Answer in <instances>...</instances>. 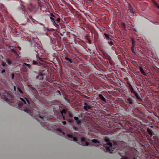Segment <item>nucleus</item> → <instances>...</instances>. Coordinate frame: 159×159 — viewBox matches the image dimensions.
<instances>
[{
  "label": "nucleus",
  "instance_id": "nucleus-1",
  "mask_svg": "<svg viewBox=\"0 0 159 159\" xmlns=\"http://www.w3.org/2000/svg\"><path fill=\"white\" fill-rule=\"evenodd\" d=\"M20 99L22 102V103H20L18 105L19 108L23 107V110L28 113L32 116L39 117L40 120L39 122L41 125L45 129L49 130L50 125L48 124V118L43 116H41L39 113L38 109L35 107L36 105L30 98H20Z\"/></svg>",
  "mask_w": 159,
  "mask_h": 159
},
{
  "label": "nucleus",
  "instance_id": "nucleus-2",
  "mask_svg": "<svg viewBox=\"0 0 159 159\" xmlns=\"http://www.w3.org/2000/svg\"><path fill=\"white\" fill-rule=\"evenodd\" d=\"M61 114L63 117L64 120H67L68 122L69 123H72L74 121L73 119H70L69 118H72L73 116L72 114L70 112H68L65 109H63L61 111Z\"/></svg>",
  "mask_w": 159,
  "mask_h": 159
},
{
  "label": "nucleus",
  "instance_id": "nucleus-3",
  "mask_svg": "<svg viewBox=\"0 0 159 159\" xmlns=\"http://www.w3.org/2000/svg\"><path fill=\"white\" fill-rule=\"evenodd\" d=\"M127 84L128 85V88L130 90L131 93H134L138 101L142 102H143V100L140 97V95L137 93L134 90L132 86L130 83L128 82H127Z\"/></svg>",
  "mask_w": 159,
  "mask_h": 159
},
{
  "label": "nucleus",
  "instance_id": "nucleus-4",
  "mask_svg": "<svg viewBox=\"0 0 159 159\" xmlns=\"http://www.w3.org/2000/svg\"><path fill=\"white\" fill-rule=\"evenodd\" d=\"M0 96L4 101H6V102H10V99L9 98H11V95L8 93L6 91H4L3 92L0 91Z\"/></svg>",
  "mask_w": 159,
  "mask_h": 159
},
{
  "label": "nucleus",
  "instance_id": "nucleus-5",
  "mask_svg": "<svg viewBox=\"0 0 159 159\" xmlns=\"http://www.w3.org/2000/svg\"><path fill=\"white\" fill-rule=\"evenodd\" d=\"M112 143L110 142H108L106 144L103 146V148L105 152H109L110 153H113V152L114 151V150H112V151H111L110 149L111 148H112Z\"/></svg>",
  "mask_w": 159,
  "mask_h": 159
},
{
  "label": "nucleus",
  "instance_id": "nucleus-6",
  "mask_svg": "<svg viewBox=\"0 0 159 159\" xmlns=\"http://www.w3.org/2000/svg\"><path fill=\"white\" fill-rule=\"evenodd\" d=\"M135 98L134 96H131V97H128L126 98V102L127 103L133 106H134Z\"/></svg>",
  "mask_w": 159,
  "mask_h": 159
},
{
  "label": "nucleus",
  "instance_id": "nucleus-7",
  "mask_svg": "<svg viewBox=\"0 0 159 159\" xmlns=\"http://www.w3.org/2000/svg\"><path fill=\"white\" fill-rule=\"evenodd\" d=\"M25 61L31 65H34L38 66L39 65V61H37L33 60L31 58H28L26 59Z\"/></svg>",
  "mask_w": 159,
  "mask_h": 159
},
{
  "label": "nucleus",
  "instance_id": "nucleus-8",
  "mask_svg": "<svg viewBox=\"0 0 159 159\" xmlns=\"http://www.w3.org/2000/svg\"><path fill=\"white\" fill-rule=\"evenodd\" d=\"M45 75V74L39 72L38 73L37 75L36 76V79L39 80H43Z\"/></svg>",
  "mask_w": 159,
  "mask_h": 159
},
{
  "label": "nucleus",
  "instance_id": "nucleus-9",
  "mask_svg": "<svg viewBox=\"0 0 159 159\" xmlns=\"http://www.w3.org/2000/svg\"><path fill=\"white\" fill-rule=\"evenodd\" d=\"M28 86L30 90L34 94V95L35 96H36L38 94V92L36 89L31 85H28Z\"/></svg>",
  "mask_w": 159,
  "mask_h": 159
},
{
  "label": "nucleus",
  "instance_id": "nucleus-10",
  "mask_svg": "<svg viewBox=\"0 0 159 159\" xmlns=\"http://www.w3.org/2000/svg\"><path fill=\"white\" fill-rule=\"evenodd\" d=\"M80 140H81V144L83 146H88L89 144V143L86 141L85 138L83 137H81L80 138Z\"/></svg>",
  "mask_w": 159,
  "mask_h": 159
},
{
  "label": "nucleus",
  "instance_id": "nucleus-11",
  "mask_svg": "<svg viewBox=\"0 0 159 159\" xmlns=\"http://www.w3.org/2000/svg\"><path fill=\"white\" fill-rule=\"evenodd\" d=\"M50 18L51 21L53 25L56 27L57 28H59V25L56 23V21L55 20L56 19L52 17H50Z\"/></svg>",
  "mask_w": 159,
  "mask_h": 159
},
{
  "label": "nucleus",
  "instance_id": "nucleus-12",
  "mask_svg": "<svg viewBox=\"0 0 159 159\" xmlns=\"http://www.w3.org/2000/svg\"><path fill=\"white\" fill-rule=\"evenodd\" d=\"M84 105H85L83 107V108L85 111H88L89 110L91 109V106L88 105V104L86 103H84Z\"/></svg>",
  "mask_w": 159,
  "mask_h": 159
},
{
  "label": "nucleus",
  "instance_id": "nucleus-13",
  "mask_svg": "<svg viewBox=\"0 0 159 159\" xmlns=\"http://www.w3.org/2000/svg\"><path fill=\"white\" fill-rule=\"evenodd\" d=\"M117 145H120V146L121 147V148H125V147L126 145V143L124 142L123 141H120L118 143Z\"/></svg>",
  "mask_w": 159,
  "mask_h": 159
},
{
  "label": "nucleus",
  "instance_id": "nucleus-14",
  "mask_svg": "<svg viewBox=\"0 0 159 159\" xmlns=\"http://www.w3.org/2000/svg\"><path fill=\"white\" fill-rule=\"evenodd\" d=\"M147 132L151 136H152L154 135V133L152 129H150L149 128L147 129Z\"/></svg>",
  "mask_w": 159,
  "mask_h": 159
},
{
  "label": "nucleus",
  "instance_id": "nucleus-15",
  "mask_svg": "<svg viewBox=\"0 0 159 159\" xmlns=\"http://www.w3.org/2000/svg\"><path fill=\"white\" fill-rule=\"evenodd\" d=\"M128 7L127 8L131 12L133 11V9L132 7L130 4L129 2H127Z\"/></svg>",
  "mask_w": 159,
  "mask_h": 159
},
{
  "label": "nucleus",
  "instance_id": "nucleus-16",
  "mask_svg": "<svg viewBox=\"0 0 159 159\" xmlns=\"http://www.w3.org/2000/svg\"><path fill=\"white\" fill-rule=\"evenodd\" d=\"M104 38L105 39L107 40H111L112 39L110 38V36L108 34L104 33Z\"/></svg>",
  "mask_w": 159,
  "mask_h": 159
},
{
  "label": "nucleus",
  "instance_id": "nucleus-17",
  "mask_svg": "<svg viewBox=\"0 0 159 159\" xmlns=\"http://www.w3.org/2000/svg\"><path fill=\"white\" fill-rule=\"evenodd\" d=\"M67 136L70 138H71L74 141H77V138L75 137H73V135H70V134H67Z\"/></svg>",
  "mask_w": 159,
  "mask_h": 159
},
{
  "label": "nucleus",
  "instance_id": "nucleus-18",
  "mask_svg": "<svg viewBox=\"0 0 159 159\" xmlns=\"http://www.w3.org/2000/svg\"><path fill=\"white\" fill-rule=\"evenodd\" d=\"M31 65L29 63L27 64L26 63H24L23 64V66L24 67H28V68L30 69H31Z\"/></svg>",
  "mask_w": 159,
  "mask_h": 159
},
{
  "label": "nucleus",
  "instance_id": "nucleus-19",
  "mask_svg": "<svg viewBox=\"0 0 159 159\" xmlns=\"http://www.w3.org/2000/svg\"><path fill=\"white\" fill-rule=\"evenodd\" d=\"M98 97L102 101L106 102V100L104 97L103 95L102 94H99L98 95Z\"/></svg>",
  "mask_w": 159,
  "mask_h": 159
},
{
  "label": "nucleus",
  "instance_id": "nucleus-20",
  "mask_svg": "<svg viewBox=\"0 0 159 159\" xmlns=\"http://www.w3.org/2000/svg\"><path fill=\"white\" fill-rule=\"evenodd\" d=\"M6 61L8 65H11L13 63V61L10 58H7L6 60Z\"/></svg>",
  "mask_w": 159,
  "mask_h": 159
},
{
  "label": "nucleus",
  "instance_id": "nucleus-21",
  "mask_svg": "<svg viewBox=\"0 0 159 159\" xmlns=\"http://www.w3.org/2000/svg\"><path fill=\"white\" fill-rule=\"evenodd\" d=\"M139 70L140 72L142 73L143 75H146L147 74L144 71V70L141 67H139Z\"/></svg>",
  "mask_w": 159,
  "mask_h": 159
},
{
  "label": "nucleus",
  "instance_id": "nucleus-22",
  "mask_svg": "<svg viewBox=\"0 0 159 159\" xmlns=\"http://www.w3.org/2000/svg\"><path fill=\"white\" fill-rule=\"evenodd\" d=\"M108 61L109 62V63L111 65H114V61L112 60L111 59V58L110 57L108 58Z\"/></svg>",
  "mask_w": 159,
  "mask_h": 159
},
{
  "label": "nucleus",
  "instance_id": "nucleus-23",
  "mask_svg": "<svg viewBox=\"0 0 159 159\" xmlns=\"http://www.w3.org/2000/svg\"><path fill=\"white\" fill-rule=\"evenodd\" d=\"M55 21H56V23H57L59 25V26L61 25V23H60L61 20V18L59 17L57 18H56Z\"/></svg>",
  "mask_w": 159,
  "mask_h": 159
},
{
  "label": "nucleus",
  "instance_id": "nucleus-24",
  "mask_svg": "<svg viewBox=\"0 0 159 159\" xmlns=\"http://www.w3.org/2000/svg\"><path fill=\"white\" fill-rule=\"evenodd\" d=\"M65 59L66 61H68L70 63H72L73 62L72 60L71 59L67 57H65Z\"/></svg>",
  "mask_w": 159,
  "mask_h": 159
},
{
  "label": "nucleus",
  "instance_id": "nucleus-25",
  "mask_svg": "<svg viewBox=\"0 0 159 159\" xmlns=\"http://www.w3.org/2000/svg\"><path fill=\"white\" fill-rule=\"evenodd\" d=\"M135 46H132L131 47V50L134 54H135V50L136 51V49L135 48Z\"/></svg>",
  "mask_w": 159,
  "mask_h": 159
},
{
  "label": "nucleus",
  "instance_id": "nucleus-26",
  "mask_svg": "<svg viewBox=\"0 0 159 159\" xmlns=\"http://www.w3.org/2000/svg\"><path fill=\"white\" fill-rule=\"evenodd\" d=\"M72 128L75 130L76 131H78L79 130V128L77 127L73 126Z\"/></svg>",
  "mask_w": 159,
  "mask_h": 159
},
{
  "label": "nucleus",
  "instance_id": "nucleus-27",
  "mask_svg": "<svg viewBox=\"0 0 159 159\" xmlns=\"http://www.w3.org/2000/svg\"><path fill=\"white\" fill-rule=\"evenodd\" d=\"M92 142H93L95 143H99V141L97 139H94L92 140H91Z\"/></svg>",
  "mask_w": 159,
  "mask_h": 159
},
{
  "label": "nucleus",
  "instance_id": "nucleus-28",
  "mask_svg": "<svg viewBox=\"0 0 159 159\" xmlns=\"http://www.w3.org/2000/svg\"><path fill=\"white\" fill-rule=\"evenodd\" d=\"M11 52L14 53L16 55H18L17 52L15 50L11 49Z\"/></svg>",
  "mask_w": 159,
  "mask_h": 159
},
{
  "label": "nucleus",
  "instance_id": "nucleus-29",
  "mask_svg": "<svg viewBox=\"0 0 159 159\" xmlns=\"http://www.w3.org/2000/svg\"><path fill=\"white\" fill-rule=\"evenodd\" d=\"M58 131L60 132V133H61L63 135H64L65 134V133L61 130V129L59 128L58 129Z\"/></svg>",
  "mask_w": 159,
  "mask_h": 159
},
{
  "label": "nucleus",
  "instance_id": "nucleus-30",
  "mask_svg": "<svg viewBox=\"0 0 159 159\" xmlns=\"http://www.w3.org/2000/svg\"><path fill=\"white\" fill-rule=\"evenodd\" d=\"M108 43L109 45L111 46L112 45H114V43H113V42H112L111 41L108 42Z\"/></svg>",
  "mask_w": 159,
  "mask_h": 159
},
{
  "label": "nucleus",
  "instance_id": "nucleus-31",
  "mask_svg": "<svg viewBox=\"0 0 159 159\" xmlns=\"http://www.w3.org/2000/svg\"><path fill=\"white\" fill-rule=\"evenodd\" d=\"M132 46H135V41L133 39L132 40Z\"/></svg>",
  "mask_w": 159,
  "mask_h": 159
},
{
  "label": "nucleus",
  "instance_id": "nucleus-32",
  "mask_svg": "<svg viewBox=\"0 0 159 159\" xmlns=\"http://www.w3.org/2000/svg\"><path fill=\"white\" fill-rule=\"evenodd\" d=\"M2 65L3 66H5L6 65V63L3 61L1 62Z\"/></svg>",
  "mask_w": 159,
  "mask_h": 159
},
{
  "label": "nucleus",
  "instance_id": "nucleus-33",
  "mask_svg": "<svg viewBox=\"0 0 159 159\" xmlns=\"http://www.w3.org/2000/svg\"><path fill=\"white\" fill-rule=\"evenodd\" d=\"M18 91L19 92L21 93V94H23V91L21 90L19 88H18Z\"/></svg>",
  "mask_w": 159,
  "mask_h": 159
},
{
  "label": "nucleus",
  "instance_id": "nucleus-34",
  "mask_svg": "<svg viewBox=\"0 0 159 159\" xmlns=\"http://www.w3.org/2000/svg\"><path fill=\"white\" fill-rule=\"evenodd\" d=\"M76 124L78 125H80L81 124V121L80 120H78L77 121H76Z\"/></svg>",
  "mask_w": 159,
  "mask_h": 159
},
{
  "label": "nucleus",
  "instance_id": "nucleus-35",
  "mask_svg": "<svg viewBox=\"0 0 159 159\" xmlns=\"http://www.w3.org/2000/svg\"><path fill=\"white\" fill-rule=\"evenodd\" d=\"M50 15L51 17H53V18H54L55 19L57 18L56 16H55L52 13H51Z\"/></svg>",
  "mask_w": 159,
  "mask_h": 159
},
{
  "label": "nucleus",
  "instance_id": "nucleus-36",
  "mask_svg": "<svg viewBox=\"0 0 159 159\" xmlns=\"http://www.w3.org/2000/svg\"><path fill=\"white\" fill-rule=\"evenodd\" d=\"M74 119L76 121L79 120V118L77 117H74Z\"/></svg>",
  "mask_w": 159,
  "mask_h": 159
},
{
  "label": "nucleus",
  "instance_id": "nucleus-37",
  "mask_svg": "<svg viewBox=\"0 0 159 159\" xmlns=\"http://www.w3.org/2000/svg\"><path fill=\"white\" fill-rule=\"evenodd\" d=\"M155 5L157 8L158 9H159V5L157 3H156L155 4Z\"/></svg>",
  "mask_w": 159,
  "mask_h": 159
},
{
  "label": "nucleus",
  "instance_id": "nucleus-38",
  "mask_svg": "<svg viewBox=\"0 0 159 159\" xmlns=\"http://www.w3.org/2000/svg\"><path fill=\"white\" fill-rule=\"evenodd\" d=\"M11 78H12V80H13L14 79V75L13 73H12L11 74Z\"/></svg>",
  "mask_w": 159,
  "mask_h": 159
},
{
  "label": "nucleus",
  "instance_id": "nucleus-39",
  "mask_svg": "<svg viewBox=\"0 0 159 159\" xmlns=\"http://www.w3.org/2000/svg\"><path fill=\"white\" fill-rule=\"evenodd\" d=\"M121 159H130L128 158L127 157H123L121 158Z\"/></svg>",
  "mask_w": 159,
  "mask_h": 159
},
{
  "label": "nucleus",
  "instance_id": "nucleus-40",
  "mask_svg": "<svg viewBox=\"0 0 159 159\" xmlns=\"http://www.w3.org/2000/svg\"><path fill=\"white\" fill-rule=\"evenodd\" d=\"M111 49L113 51H115L116 49L115 47L113 46L112 47Z\"/></svg>",
  "mask_w": 159,
  "mask_h": 159
},
{
  "label": "nucleus",
  "instance_id": "nucleus-41",
  "mask_svg": "<svg viewBox=\"0 0 159 159\" xmlns=\"http://www.w3.org/2000/svg\"><path fill=\"white\" fill-rule=\"evenodd\" d=\"M62 123L63 124V125H65L66 124V122L65 121H63L62 122Z\"/></svg>",
  "mask_w": 159,
  "mask_h": 159
},
{
  "label": "nucleus",
  "instance_id": "nucleus-42",
  "mask_svg": "<svg viewBox=\"0 0 159 159\" xmlns=\"http://www.w3.org/2000/svg\"><path fill=\"white\" fill-rule=\"evenodd\" d=\"M5 72V69H3V70H2V72H1V73H2H2H4Z\"/></svg>",
  "mask_w": 159,
  "mask_h": 159
},
{
  "label": "nucleus",
  "instance_id": "nucleus-43",
  "mask_svg": "<svg viewBox=\"0 0 159 159\" xmlns=\"http://www.w3.org/2000/svg\"><path fill=\"white\" fill-rule=\"evenodd\" d=\"M57 93H58L59 95H61V93L59 90H57Z\"/></svg>",
  "mask_w": 159,
  "mask_h": 159
},
{
  "label": "nucleus",
  "instance_id": "nucleus-44",
  "mask_svg": "<svg viewBox=\"0 0 159 159\" xmlns=\"http://www.w3.org/2000/svg\"><path fill=\"white\" fill-rule=\"evenodd\" d=\"M40 25L43 26V27L44 28H45L44 25L43 24H42V23H40Z\"/></svg>",
  "mask_w": 159,
  "mask_h": 159
},
{
  "label": "nucleus",
  "instance_id": "nucleus-45",
  "mask_svg": "<svg viewBox=\"0 0 159 159\" xmlns=\"http://www.w3.org/2000/svg\"><path fill=\"white\" fill-rule=\"evenodd\" d=\"M66 32V30L65 29H63V33H65Z\"/></svg>",
  "mask_w": 159,
  "mask_h": 159
},
{
  "label": "nucleus",
  "instance_id": "nucleus-46",
  "mask_svg": "<svg viewBox=\"0 0 159 159\" xmlns=\"http://www.w3.org/2000/svg\"><path fill=\"white\" fill-rule=\"evenodd\" d=\"M14 90H15V91H16V86H14Z\"/></svg>",
  "mask_w": 159,
  "mask_h": 159
},
{
  "label": "nucleus",
  "instance_id": "nucleus-47",
  "mask_svg": "<svg viewBox=\"0 0 159 159\" xmlns=\"http://www.w3.org/2000/svg\"><path fill=\"white\" fill-rule=\"evenodd\" d=\"M123 24H124V27H125V24H124V23H123Z\"/></svg>",
  "mask_w": 159,
  "mask_h": 159
},
{
  "label": "nucleus",
  "instance_id": "nucleus-48",
  "mask_svg": "<svg viewBox=\"0 0 159 159\" xmlns=\"http://www.w3.org/2000/svg\"><path fill=\"white\" fill-rule=\"evenodd\" d=\"M133 159H136V158L135 157H134Z\"/></svg>",
  "mask_w": 159,
  "mask_h": 159
},
{
  "label": "nucleus",
  "instance_id": "nucleus-49",
  "mask_svg": "<svg viewBox=\"0 0 159 159\" xmlns=\"http://www.w3.org/2000/svg\"><path fill=\"white\" fill-rule=\"evenodd\" d=\"M151 127H153V126H152Z\"/></svg>",
  "mask_w": 159,
  "mask_h": 159
},
{
  "label": "nucleus",
  "instance_id": "nucleus-50",
  "mask_svg": "<svg viewBox=\"0 0 159 159\" xmlns=\"http://www.w3.org/2000/svg\"><path fill=\"white\" fill-rule=\"evenodd\" d=\"M61 34V35H62V34Z\"/></svg>",
  "mask_w": 159,
  "mask_h": 159
}]
</instances>
